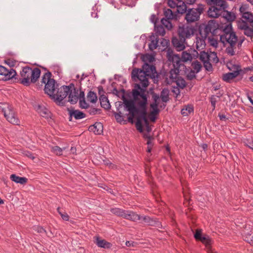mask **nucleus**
I'll use <instances>...</instances> for the list:
<instances>
[{"mask_svg":"<svg viewBox=\"0 0 253 253\" xmlns=\"http://www.w3.org/2000/svg\"><path fill=\"white\" fill-rule=\"evenodd\" d=\"M176 8L177 12L180 14L184 13L187 10V6L185 2H183L181 4H177Z\"/></svg>","mask_w":253,"mask_h":253,"instance_id":"nucleus-40","label":"nucleus"},{"mask_svg":"<svg viewBox=\"0 0 253 253\" xmlns=\"http://www.w3.org/2000/svg\"><path fill=\"white\" fill-rule=\"evenodd\" d=\"M52 74L51 72L49 71H47L45 73L42 77V81H41V84L39 83V87H42L43 85H45V84L48 83V80H50L52 79L51 78Z\"/></svg>","mask_w":253,"mask_h":253,"instance_id":"nucleus-29","label":"nucleus"},{"mask_svg":"<svg viewBox=\"0 0 253 253\" xmlns=\"http://www.w3.org/2000/svg\"><path fill=\"white\" fill-rule=\"evenodd\" d=\"M244 34L246 36L252 39L253 38V29L249 26L244 32Z\"/></svg>","mask_w":253,"mask_h":253,"instance_id":"nucleus-50","label":"nucleus"},{"mask_svg":"<svg viewBox=\"0 0 253 253\" xmlns=\"http://www.w3.org/2000/svg\"><path fill=\"white\" fill-rule=\"evenodd\" d=\"M142 59L143 61H144L145 63H146L147 62L151 63L154 60V57L150 54H145V55H143L142 57Z\"/></svg>","mask_w":253,"mask_h":253,"instance_id":"nucleus-49","label":"nucleus"},{"mask_svg":"<svg viewBox=\"0 0 253 253\" xmlns=\"http://www.w3.org/2000/svg\"><path fill=\"white\" fill-rule=\"evenodd\" d=\"M169 20L165 18H162L161 20L162 24L168 29H170L172 27V25Z\"/></svg>","mask_w":253,"mask_h":253,"instance_id":"nucleus-56","label":"nucleus"},{"mask_svg":"<svg viewBox=\"0 0 253 253\" xmlns=\"http://www.w3.org/2000/svg\"><path fill=\"white\" fill-rule=\"evenodd\" d=\"M1 110L6 120L13 125H18L20 121L17 118L13 108L9 104L7 103H1Z\"/></svg>","mask_w":253,"mask_h":253,"instance_id":"nucleus-4","label":"nucleus"},{"mask_svg":"<svg viewBox=\"0 0 253 253\" xmlns=\"http://www.w3.org/2000/svg\"><path fill=\"white\" fill-rule=\"evenodd\" d=\"M168 60L171 62L173 67L177 68L181 70L185 71L186 69L185 65L183 64L182 60L178 54H174L172 51L168 50L167 53Z\"/></svg>","mask_w":253,"mask_h":253,"instance_id":"nucleus-7","label":"nucleus"},{"mask_svg":"<svg viewBox=\"0 0 253 253\" xmlns=\"http://www.w3.org/2000/svg\"><path fill=\"white\" fill-rule=\"evenodd\" d=\"M112 213L119 216H124L125 210L119 208H113L110 210Z\"/></svg>","mask_w":253,"mask_h":253,"instance_id":"nucleus-41","label":"nucleus"},{"mask_svg":"<svg viewBox=\"0 0 253 253\" xmlns=\"http://www.w3.org/2000/svg\"><path fill=\"white\" fill-rule=\"evenodd\" d=\"M194 111V107L192 105L188 104L185 106V108H183L181 113V114L184 116H187L190 114L191 112Z\"/></svg>","mask_w":253,"mask_h":253,"instance_id":"nucleus-35","label":"nucleus"},{"mask_svg":"<svg viewBox=\"0 0 253 253\" xmlns=\"http://www.w3.org/2000/svg\"><path fill=\"white\" fill-rule=\"evenodd\" d=\"M78 92H79V90L75 87L74 85L73 87H71L67 95L68 96V101L71 104H75L78 102L79 100Z\"/></svg>","mask_w":253,"mask_h":253,"instance_id":"nucleus-18","label":"nucleus"},{"mask_svg":"<svg viewBox=\"0 0 253 253\" xmlns=\"http://www.w3.org/2000/svg\"><path fill=\"white\" fill-rule=\"evenodd\" d=\"M103 126L101 123H95L94 125H91L88 127L90 132H93L95 134H100L103 132Z\"/></svg>","mask_w":253,"mask_h":253,"instance_id":"nucleus-21","label":"nucleus"},{"mask_svg":"<svg viewBox=\"0 0 253 253\" xmlns=\"http://www.w3.org/2000/svg\"><path fill=\"white\" fill-rule=\"evenodd\" d=\"M37 111L40 114L41 116L45 118L50 117V112L43 106L38 105L37 108Z\"/></svg>","mask_w":253,"mask_h":253,"instance_id":"nucleus-26","label":"nucleus"},{"mask_svg":"<svg viewBox=\"0 0 253 253\" xmlns=\"http://www.w3.org/2000/svg\"><path fill=\"white\" fill-rule=\"evenodd\" d=\"M124 218L133 221H136L141 219L140 215L131 211H125Z\"/></svg>","mask_w":253,"mask_h":253,"instance_id":"nucleus-22","label":"nucleus"},{"mask_svg":"<svg viewBox=\"0 0 253 253\" xmlns=\"http://www.w3.org/2000/svg\"><path fill=\"white\" fill-rule=\"evenodd\" d=\"M211 56H213V62L217 63L219 61V59L217 57L216 53L215 52H211L209 54L208 52L205 51H202L200 53L199 59L203 62L211 60Z\"/></svg>","mask_w":253,"mask_h":253,"instance_id":"nucleus-14","label":"nucleus"},{"mask_svg":"<svg viewBox=\"0 0 253 253\" xmlns=\"http://www.w3.org/2000/svg\"><path fill=\"white\" fill-rule=\"evenodd\" d=\"M73 87L74 84L73 83L70 84L69 85L62 86L60 88H58L57 93L55 94V98L51 99H53L57 103H59V104H60L68 95L71 87Z\"/></svg>","mask_w":253,"mask_h":253,"instance_id":"nucleus-9","label":"nucleus"},{"mask_svg":"<svg viewBox=\"0 0 253 253\" xmlns=\"http://www.w3.org/2000/svg\"><path fill=\"white\" fill-rule=\"evenodd\" d=\"M68 111L69 114V121H72L73 117H74L76 120H80L86 117V115L84 112L79 110H75L73 109H70L68 108Z\"/></svg>","mask_w":253,"mask_h":253,"instance_id":"nucleus-17","label":"nucleus"},{"mask_svg":"<svg viewBox=\"0 0 253 253\" xmlns=\"http://www.w3.org/2000/svg\"><path fill=\"white\" fill-rule=\"evenodd\" d=\"M238 26L239 29L245 31L249 26L246 21L242 20L239 22Z\"/></svg>","mask_w":253,"mask_h":253,"instance_id":"nucleus-52","label":"nucleus"},{"mask_svg":"<svg viewBox=\"0 0 253 253\" xmlns=\"http://www.w3.org/2000/svg\"><path fill=\"white\" fill-rule=\"evenodd\" d=\"M151 94L152 96V99L154 101V102L153 103H156L157 104V105H159V102H158V100H159L160 97L159 94H157L155 92L152 91L151 92Z\"/></svg>","mask_w":253,"mask_h":253,"instance_id":"nucleus-58","label":"nucleus"},{"mask_svg":"<svg viewBox=\"0 0 253 253\" xmlns=\"http://www.w3.org/2000/svg\"><path fill=\"white\" fill-rule=\"evenodd\" d=\"M209 43L213 47H216L218 45V42L217 40L214 38H208Z\"/></svg>","mask_w":253,"mask_h":253,"instance_id":"nucleus-63","label":"nucleus"},{"mask_svg":"<svg viewBox=\"0 0 253 253\" xmlns=\"http://www.w3.org/2000/svg\"><path fill=\"white\" fill-rule=\"evenodd\" d=\"M221 41L225 40L229 44L233 42V44H236L238 41V37L236 36L235 32H232L229 35H227L226 36H220Z\"/></svg>","mask_w":253,"mask_h":253,"instance_id":"nucleus-20","label":"nucleus"},{"mask_svg":"<svg viewBox=\"0 0 253 253\" xmlns=\"http://www.w3.org/2000/svg\"><path fill=\"white\" fill-rule=\"evenodd\" d=\"M101 106L105 109H109L111 106L108 98L105 95H100L99 97Z\"/></svg>","mask_w":253,"mask_h":253,"instance_id":"nucleus-28","label":"nucleus"},{"mask_svg":"<svg viewBox=\"0 0 253 253\" xmlns=\"http://www.w3.org/2000/svg\"><path fill=\"white\" fill-rule=\"evenodd\" d=\"M180 71H181V69L173 67V69H171L169 72V78L171 79H176Z\"/></svg>","mask_w":253,"mask_h":253,"instance_id":"nucleus-37","label":"nucleus"},{"mask_svg":"<svg viewBox=\"0 0 253 253\" xmlns=\"http://www.w3.org/2000/svg\"><path fill=\"white\" fill-rule=\"evenodd\" d=\"M87 98L88 101L91 103H95L97 101V96L93 91H89L87 93Z\"/></svg>","mask_w":253,"mask_h":253,"instance_id":"nucleus-39","label":"nucleus"},{"mask_svg":"<svg viewBox=\"0 0 253 253\" xmlns=\"http://www.w3.org/2000/svg\"><path fill=\"white\" fill-rule=\"evenodd\" d=\"M135 126L137 129L140 131V132L143 131V126L142 123L139 118V116H137L136 117V122L135 123Z\"/></svg>","mask_w":253,"mask_h":253,"instance_id":"nucleus-45","label":"nucleus"},{"mask_svg":"<svg viewBox=\"0 0 253 253\" xmlns=\"http://www.w3.org/2000/svg\"><path fill=\"white\" fill-rule=\"evenodd\" d=\"M199 13L195 11L194 8H190L187 10L185 19L188 23H191L199 20Z\"/></svg>","mask_w":253,"mask_h":253,"instance_id":"nucleus-16","label":"nucleus"},{"mask_svg":"<svg viewBox=\"0 0 253 253\" xmlns=\"http://www.w3.org/2000/svg\"><path fill=\"white\" fill-rule=\"evenodd\" d=\"M80 107L82 109H86L89 105L85 100V98L80 99Z\"/></svg>","mask_w":253,"mask_h":253,"instance_id":"nucleus-60","label":"nucleus"},{"mask_svg":"<svg viewBox=\"0 0 253 253\" xmlns=\"http://www.w3.org/2000/svg\"><path fill=\"white\" fill-rule=\"evenodd\" d=\"M205 39L202 38L197 39L196 41V48L198 50L203 49L205 46Z\"/></svg>","mask_w":253,"mask_h":253,"instance_id":"nucleus-42","label":"nucleus"},{"mask_svg":"<svg viewBox=\"0 0 253 253\" xmlns=\"http://www.w3.org/2000/svg\"><path fill=\"white\" fill-rule=\"evenodd\" d=\"M57 211L59 214L61 215L62 218L65 221H68L69 219V216L67 213H62L60 211V208H58Z\"/></svg>","mask_w":253,"mask_h":253,"instance_id":"nucleus-62","label":"nucleus"},{"mask_svg":"<svg viewBox=\"0 0 253 253\" xmlns=\"http://www.w3.org/2000/svg\"><path fill=\"white\" fill-rule=\"evenodd\" d=\"M223 11L224 14H223V17L226 19L227 21L232 22L235 20L236 16L234 13L226 11L225 9L223 10Z\"/></svg>","mask_w":253,"mask_h":253,"instance_id":"nucleus-33","label":"nucleus"},{"mask_svg":"<svg viewBox=\"0 0 253 253\" xmlns=\"http://www.w3.org/2000/svg\"><path fill=\"white\" fill-rule=\"evenodd\" d=\"M65 149V147L61 148L59 146H55L52 147V151L57 155L61 156L62 155V151Z\"/></svg>","mask_w":253,"mask_h":253,"instance_id":"nucleus-47","label":"nucleus"},{"mask_svg":"<svg viewBox=\"0 0 253 253\" xmlns=\"http://www.w3.org/2000/svg\"><path fill=\"white\" fill-rule=\"evenodd\" d=\"M123 94H124V90H123ZM145 89L141 88L139 84H135L134 88L132 90L133 99H127L123 95L122 102L116 103L117 112H113L114 117L118 123H121L124 122V124H126V121L125 120V116H129L128 117V122L133 124V118L140 115L141 107L139 103L142 102L141 95L144 94Z\"/></svg>","mask_w":253,"mask_h":253,"instance_id":"nucleus-1","label":"nucleus"},{"mask_svg":"<svg viewBox=\"0 0 253 253\" xmlns=\"http://www.w3.org/2000/svg\"><path fill=\"white\" fill-rule=\"evenodd\" d=\"M152 22L156 23V21L153 20H152ZM155 31L157 36H164L166 33L164 27L161 25H157L156 23H155Z\"/></svg>","mask_w":253,"mask_h":253,"instance_id":"nucleus-31","label":"nucleus"},{"mask_svg":"<svg viewBox=\"0 0 253 253\" xmlns=\"http://www.w3.org/2000/svg\"><path fill=\"white\" fill-rule=\"evenodd\" d=\"M48 81V83L45 84L44 85V92L48 95L50 98H54L55 94H54V92L55 90V88L57 87L55 85V81L53 79H52Z\"/></svg>","mask_w":253,"mask_h":253,"instance_id":"nucleus-13","label":"nucleus"},{"mask_svg":"<svg viewBox=\"0 0 253 253\" xmlns=\"http://www.w3.org/2000/svg\"><path fill=\"white\" fill-rule=\"evenodd\" d=\"M160 98L163 102L167 103L169 101V90L168 88H165L161 91Z\"/></svg>","mask_w":253,"mask_h":253,"instance_id":"nucleus-32","label":"nucleus"},{"mask_svg":"<svg viewBox=\"0 0 253 253\" xmlns=\"http://www.w3.org/2000/svg\"><path fill=\"white\" fill-rule=\"evenodd\" d=\"M168 60L171 62L173 67L177 68L181 70L185 71L186 69L185 65L183 64L182 60L178 54H174L172 51L168 50L167 53Z\"/></svg>","mask_w":253,"mask_h":253,"instance_id":"nucleus-6","label":"nucleus"},{"mask_svg":"<svg viewBox=\"0 0 253 253\" xmlns=\"http://www.w3.org/2000/svg\"><path fill=\"white\" fill-rule=\"evenodd\" d=\"M192 66L194 70L196 71V73H199L201 71L202 67L201 64L197 60L194 61L192 63Z\"/></svg>","mask_w":253,"mask_h":253,"instance_id":"nucleus-44","label":"nucleus"},{"mask_svg":"<svg viewBox=\"0 0 253 253\" xmlns=\"http://www.w3.org/2000/svg\"><path fill=\"white\" fill-rule=\"evenodd\" d=\"M87 112L90 115H94L97 114H100L101 112V110L100 109L91 107L88 109Z\"/></svg>","mask_w":253,"mask_h":253,"instance_id":"nucleus-51","label":"nucleus"},{"mask_svg":"<svg viewBox=\"0 0 253 253\" xmlns=\"http://www.w3.org/2000/svg\"><path fill=\"white\" fill-rule=\"evenodd\" d=\"M181 58L183 62L191 61L192 59L191 54L186 51H183L182 52Z\"/></svg>","mask_w":253,"mask_h":253,"instance_id":"nucleus-43","label":"nucleus"},{"mask_svg":"<svg viewBox=\"0 0 253 253\" xmlns=\"http://www.w3.org/2000/svg\"><path fill=\"white\" fill-rule=\"evenodd\" d=\"M168 60L171 62L173 67L177 68L181 70L185 71L186 69L185 65L183 64L182 60L178 54H174L172 51L168 50L167 53Z\"/></svg>","mask_w":253,"mask_h":253,"instance_id":"nucleus-8","label":"nucleus"},{"mask_svg":"<svg viewBox=\"0 0 253 253\" xmlns=\"http://www.w3.org/2000/svg\"><path fill=\"white\" fill-rule=\"evenodd\" d=\"M203 64L204 67L205 68L206 70L209 72L212 71V66L211 63L210 62V61L204 62H203Z\"/></svg>","mask_w":253,"mask_h":253,"instance_id":"nucleus-57","label":"nucleus"},{"mask_svg":"<svg viewBox=\"0 0 253 253\" xmlns=\"http://www.w3.org/2000/svg\"><path fill=\"white\" fill-rule=\"evenodd\" d=\"M164 15L169 20L175 19L176 17V15L169 8L164 11Z\"/></svg>","mask_w":253,"mask_h":253,"instance_id":"nucleus-36","label":"nucleus"},{"mask_svg":"<svg viewBox=\"0 0 253 253\" xmlns=\"http://www.w3.org/2000/svg\"><path fill=\"white\" fill-rule=\"evenodd\" d=\"M10 179L16 183L25 185L28 182V178L25 177H20L15 174H12L10 176Z\"/></svg>","mask_w":253,"mask_h":253,"instance_id":"nucleus-24","label":"nucleus"},{"mask_svg":"<svg viewBox=\"0 0 253 253\" xmlns=\"http://www.w3.org/2000/svg\"><path fill=\"white\" fill-rule=\"evenodd\" d=\"M242 18L245 19L250 23L251 21L253 19V15L251 13L247 12L242 15Z\"/></svg>","mask_w":253,"mask_h":253,"instance_id":"nucleus-54","label":"nucleus"},{"mask_svg":"<svg viewBox=\"0 0 253 253\" xmlns=\"http://www.w3.org/2000/svg\"><path fill=\"white\" fill-rule=\"evenodd\" d=\"M224 34L221 35V36H226L227 35H229V34L234 32L232 31V27L231 24H229L226 25L225 28L223 30Z\"/></svg>","mask_w":253,"mask_h":253,"instance_id":"nucleus-48","label":"nucleus"},{"mask_svg":"<svg viewBox=\"0 0 253 253\" xmlns=\"http://www.w3.org/2000/svg\"><path fill=\"white\" fill-rule=\"evenodd\" d=\"M202 237V231L201 230L197 229L194 234V238L197 241H199Z\"/></svg>","mask_w":253,"mask_h":253,"instance_id":"nucleus-64","label":"nucleus"},{"mask_svg":"<svg viewBox=\"0 0 253 253\" xmlns=\"http://www.w3.org/2000/svg\"><path fill=\"white\" fill-rule=\"evenodd\" d=\"M199 241L202 242L203 244H205L206 246L210 245L211 242V239L208 236H202Z\"/></svg>","mask_w":253,"mask_h":253,"instance_id":"nucleus-53","label":"nucleus"},{"mask_svg":"<svg viewBox=\"0 0 253 253\" xmlns=\"http://www.w3.org/2000/svg\"><path fill=\"white\" fill-rule=\"evenodd\" d=\"M41 73V70L38 68L33 69L29 66H26L23 67L20 71L21 77L15 78V80H17V83L24 85L29 86L31 83L35 84L37 82L40 77Z\"/></svg>","mask_w":253,"mask_h":253,"instance_id":"nucleus-3","label":"nucleus"},{"mask_svg":"<svg viewBox=\"0 0 253 253\" xmlns=\"http://www.w3.org/2000/svg\"><path fill=\"white\" fill-rule=\"evenodd\" d=\"M239 68L240 67L238 66L236 71L223 74L222 76V80L227 83H230L232 80L235 78L239 75L240 72L241 71V70Z\"/></svg>","mask_w":253,"mask_h":253,"instance_id":"nucleus-19","label":"nucleus"},{"mask_svg":"<svg viewBox=\"0 0 253 253\" xmlns=\"http://www.w3.org/2000/svg\"><path fill=\"white\" fill-rule=\"evenodd\" d=\"M196 77L195 72L192 70H190L186 76L187 79L190 81L196 78Z\"/></svg>","mask_w":253,"mask_h":253,"instance_id":"nucleus-61","label":"nucleus"},{"mask_svg":"<svg viewBox=\"0 0 253 253\" xmlns=\"http://www.w3.org/2000/svg\"><path fill=\"white\" fill-rule=\"evenodd\" d=\"M222 12L216 7L211 6L208 10V14L210 17L217 18L221 15Z\"/></svg>","mask_w":253,"mask_h":253,"instance_id":"nucleus-25","label":"nucleus"},{"mask_svg":"<svg viewBox=\"0 0 253 253\" xmlns=\"http://www.w3.org/2000/svg\"><path fill=\"white\" fill-rule=\"evenodd\" d=\"M150 39L151 40V42L149 44V47L150 50H153L157 48L158 45V39L155 36L152 35L150 36Z\"/></svg>","mask_w":253,"mask_h":253,"instance_id":"nucleus-30","label":"nucleus"},{"mask_svg":"<svg viewBox=\"0 0 253 253\" xmlns=\"http://www.w3.org/2000/svg\"><path fill=\"white\" fill-rule=\"evenodd\" d=\"M215 30L213 20H210L208 24L201 26L199 33L202 38L206 39L210 33H213Z\"/></svg>","mask_w":253,"mask_h":253,"instance_id":"nucleus-11","label":"nucleus"},{"mask_svg":"<svg viewBox=\"0 0 253 253\" xmlns=\"http://www.w3.org/2000/svg\"><path fill=\"white\" fill-rule=\"evenodd\" d=\"M95 243L99 247L103 248H110L111 244L106 240L101 239L99 237H96Z\"/></svg>","mask_w":253,"mask_h":253,"instance_id":"nucleus-27","label":"nucleus"},{"mask_svg":"<svg viewBox=\"0 0 253 253\" xmlns=\"http://www.w3.org/2000/svg\"><path fill=\"white\" fill-rule=\"evenodd\" d=\"M16 75V72L14 69L12 68L8 69L1 65V81H6L15 78Z\"/></svg>","mask_w":253,"mask_h":253,"instance_id":"nucleus-12","label":"nucleus"},{"mask_svg":"<svg viewBox=\"0 0 253 253\" xmlns=\"http://www.w3.org/2000/svg\"><path fill=\"white\" fill-rule=\"evenodd\" d=\"M183 39L178 37H173L172 39L171 42L173 47L178 51L183 50L185 48V40H182Z\"/></svg>","mask_w":253,"mask_h":253,"instance_id":"nucleus-15","label":"nucleus"},{"mask_svg":"<svg viewBox=\"0 0 253 253\" xmlns=\"http://www.w3.org/2000/svg\"><path fill=\"white\" fill-rule=\"evenodd\" d=\"M194 27L183 25L179 27L177 30L178 36L179 38L183 39L182 40H186V39H189L194 35Z\"/></svg>","mask_w":253,"mask_h":253,"instance_id":"nucleus-10","label":"nucleus"},{"mask_svg":"<svg viewBox=\"0 0 253 253\" xmlns=\"http://www.w3.org/2000/svg\"><path fill=\"white\" fill-rule=\"evenodd\" d=\"M210 102L212 107V111H214L215 109L216 102H217L216 96L213 95H211L210 97Z\"/></svg>","mask_w":253,"mask_h":253,"instance_id":"nucleus-55","label":"nucleus"},{"mask_svg":"<svg viewBox=\"0 0 253 253\" xmlns=\"http://www.w3.org/2000/svg\"><path fill=\"white\" fill-rule=\"evenodd\" d=\"M123 90H124V96L125 97V90L124 89H122L121 90H118L116 87H114L113 90V93L117 96H118V97H120V96H121L122 97L123 96Z\"/></svg>","mask_w":253,"mask_h":253,"instance_id":"nucleus-59","label":"nucleus"},{"mask_svg":"<svg viewBox=\"0 0 253 253\" xmlns=\"http://www.w3.org/2000/svg\"><path fill=\"white\" fill-rule=\"evenodd\" d=\"M132 80L135 82L140 81V87L145 89L149 85L148 77L152 79L158 78V74L155 65L145 63L142 66V69L135 68L131 74Z\"/></svg>","mask_w":253,"mask_h":253,"instance_id":"nucleus-2","label":"nucleus"},{"mask_svg":"<svg viewBox=\"0 0 253 253\" xmlns=\"http://www.w3.org/2000/svg\"><path fill=\"white\" fill-rule=\"evenodd\" d=\"M213 6L216 7L218 9H219L222 11L227 8V4L226 2L224 0H217Z\"/></svg>","mask_w":253,"mask_h":253,"instance_id":"nucleus-34","label":"nucleus"},{"mask_svg":"<svg viewBox=\"0 0 253 253\" xmlns=\"http://www.w3.org/2000/svg\"><path fill=\"white\" fill-rule=\"evenodd\" d=\"M141 98L142 99V102L139 103V106L141 107V111H140L139 117L141 122L144 121L145 126H147L149 125V123L147 118L148 98L145 93L141 95Z\"/></svg>","mask_w":253,"mask_h":253,"instance_id":"nucleus-5","label":"nucleus"},{"mask_svg":"<svg viewBox=\"0 0 253 253\" xmlns=\"http://www.w3.org/2000/svg\"><path fill=\"white\" fill-rule=\"evenodd\" d=\"M150 106L152 109L149 116L150 120L151 121L154 122L156 119V115L159 114L160 111L158 108V106L156 103H151Z\"/></svg>","mask_w":253,"mask_h":253,"instance_id":"nucleus-23","label":"nucleus"},{"mask_svg":"<svg viewBox=\"0 0 253 253\" xmlns=\"http://www.w3.org/2000/svg\"><path fill=\"white\" fill-rule=\"evenodd\" d=\"M176 83L177 85L182 89L184 88L186 86V82L185 80L181 78H177Z\"/></svg>","mask_w":253,"mask_h":253,"instance_id":"nucleus-46","label":"nucleus"},{"mask_svg":"<svg viewBox=\"0 0 253 253\" xmlns=\"http://www.w3.org/2000/svg\"><path fill=\"white\" fill-rule=\"evenodd\" d=\"M236 44H233V42H231V44H229V45L226 47L225 49V52L228 55L230 56H234L235 55V52L234 51V49L235 47Z\"/></svg>","mask_w":253,"mask_h":253,"instance_id":"nucleus-38","label":"nucleus"}]
</instances>
